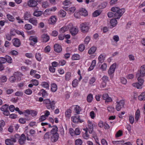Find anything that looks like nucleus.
<instances>
[{"mask_svg":"<svg viewBox=\"0 0 145 145\" xmlns=\"http://www.w3.org/2000/svg\"><path fill=\"white\" fill-rule=\"evenodd\" d=\"M43 103L47 109H54L56 103L54 101H51L49 99H47L44 100Z\"/></svg>","mask_w":145,"mask_h":145,"instance_id":"nucleus-1","label":"nucleus"},{"mask_svg":"<svg viewBox=\"0 0 145 145\" xmlns=\"http://www.w3.org/2000/svg\"><path fill=\"white\" fill-rule=\"evenodd\" d=\"M145 76V65H143L140 68L139 71H138L136 77H143Z\"/></svg>","mask_w":145,"mask_h":145,"instance_id":"nucleus-2","label":"nucleus"},{"mask_svg":"<svg viewBox=\"0 0 145 145\" xmlns=\"http://www.w3.org/2000/svg\"><path fill=\"white\" fill-rule=\"evenodd\" d=\"M116 103L115 108L117 111H119L122 108L124 107V101L123 100H121L119 101L116 102Z\"/></svg>","mask_w":145,"mask_h":145,"instance_id":"nucleus-3","label":"nucleus"},{"mask_svg":"<svg viewBox=\"0 0 145 145\" xmlns=\"http://www.w3.org/2000/svg\"><path fill=\"white\" fill-rule=\"evenodd\" d=\"M80 28L81 31L84 33L88 32L89 29L88 25L86 23L82 24L80 25Z\"/></svg>","mask_w":145,"mask_h":145,"instance_id":"nucleus-4","label":"nucleus"},{"mask_svg":"<svg viewBox=\"0 0 145 145\" xmlns=\"http://www.w3.org/2000/svg\"><path fill=\"white\" fill-rule=\"evenodd\" d=\"M125 12V9L124 8L120 9L119 11L116 12L114 14V17L116 19H119Z\"/></svg>","mask_w":145,"mask_h":145,"instance_id":"nucleus-5","label":"nucleus"},{"mask_svg":"<svg viewBox=\"0 0 145 145\" xmlns=\"http://www.w3.org/2000/svg\"><path fill=\"white\" fill-rule=\"evenodd\" d=\"M16 142L15 138H10L7 139L5 140V143L7 145H13L14 143Z\"/></svg>","mask_w":145,"mask_h":145,"instance_id":"nucleus-6","label":"nucleus"},{"mask_svg":"<svg viewBox=\"0 0 145 145\" xmlns=\"http://www.w3.org/2000/svg\"><path fill=\"white\" fill-rule=\"evenodd\" d=\"M71 120L72 121L75 123H82L84 121L83 120H81L78 116H72L71 117Z\"/></svg>","mask_w":145,"mask_h":145,"instance_id":"nucleus-7","label":"nucleus"},{"mask_svg":"<svg viewBox=\"0 0 145 145\" xmlns=\"http://www.w3.org/2000/svg\"><path fill=\"white\" fill-rule=\"evenodd\" d=\"M116 66V64L114 63L110 66L108 71V73L109 75H111L114 73Z\"/></svg>","mask_w":145,"mask_h":145,"instance_id":"nucleus-8","label":"nucleus"},{"mask_svg":"<svg viewBox=\"0 0 145 145\" xmlns=\"http://www.w3.org/2000/svg\"><path fill=\"white\" fill-rule=\"evenodd\" d=\"M27 5L30 7H34L37 5V2L34 0H29L27 2Z\"/></svg>","mask_w":145,"mask_h":145,"instance_id":"nucleus-9","label":"nucleus"},{"mask_svg":"<svg viewBox=\"0 0 145 145\" xmlns=\"http://www.w3.org/2000/svg\"><path fill=\"white\" fill-rule=\"evenodd\" d=\"M70 31L71 35L74 36L76 35L78 33V30L77 28L75 27H72L70 28Z\"/></svg>","mask_w":145,"mask_h":145,"instance_id":"nucleus-10","label":"nucleus"},{"mask_svg":"<svg viewBox=\"0 0 145 145\" xmlns=\"http://www.w3.org/2000/svg\"><path fill=\"white\" fill-rule=\"evenodd\" d=\"M72 26V24H70L67 26L62 27L60 29V31L61 33H63L68 30Z\"/></svg>","mask_w":145,"mask_h":145,"instance_id":"nucleus-11","label":"nucleus"},{"mask_svg":"<svg viewBox=\"0 0 145 145\" xmlns=\"http://www.w3.org/2000/svg\"><path fill=\"white\" fill-rule=\"evenodd\" d=\"M26 137L25 135L24 134L21 135V136L20 137L19 139L18 140L19 143L21 145L24 144L26 140Z\"/></svg>","mask_w":145,"mask_h":145,"instance_id":"nucleus-12","label":"nucleus"},{"mask_svg":"<svg viewBox=\"0 0 145 145\" xmlns=\"http://www.w3.org/2000/svg\"><path fill=\"white\" fill-rule=\"evenodd\" d=\"M79 12L80 14L84 16H87L88 15V12L85 8H80Z\"/></svg>","mask_w":145,"mask_h":145,"instance_id":"nucleus-13","label":"nucleus"},{"mask_svg":"<svg viewBox=\"0 0 145 145\" xmlns=\"http://www.w3.org/2000/svg\"><path fill=\"white\" fill-rule=\"evenodd\" d=\"M29 22L35 26H36L38 24V21L36 18L34 17L29 18Z\"/></svg>","mask_w":145,"mask_h":145,"instance_id":"nucleus-14","label":"nucleus"},{"mask_svg":"<svg viewBox=\"0 0 145 145\" xmlns=\"http://www.w3.org/2000/svg\"><path fill=\"white\" fill-rule=\"evenodd\" d=\"M13 45L16 47H19L21 44L20 40L17 38L14 39L13 40Z\"/></svg>","mask_w":145,"mask_h":145,"instance_id":"nucleus-15","label":"nucleus"},{"mask_svg":"<svg viewBox=\"0 0 145 145\" xmlns=\"http://www.w3.org/2000/svg\"><path fill=\"white\" fill-rule=\"evenodd\" d=\"M57 21V19L55 16H51L49 20V24H54Z\"/></svg>","mask_w":145,"mask_h":145,"instance_id":"nucleus-16","label":"nucleus"},{"mask_svg":"<svg viewBox=\"0 0 145 145\" xmlns=\"http://www.w3.org/2000/svg\"><path fill=\"white\" fill-rule=\"evenodd\" d=\"M54 50L57 52H60L62 51V48L60 45L56 44L54 46Z\"/></svg>","mask_w":145,"mask_h":145,"instance_id":"nucleus-17","label":"nucleus"},{"mask_svg":"<svg viewBox=\"0 0 145 145\" xmlns=\"http://www.w3.org/2000/svg\"><path fill=\"white\" fill-rule=\"evenodd\" d=\"M51 140L52 142H56L59 138V135L58 134H51Z\"/></svg>","mask_w":145,"mask_h":145,"instance_id":"nucleus-18","label":"nucleus"},{"mask_svg":"<svg viewBox=\"0 0 145 145\" xmlns=\"http://www.w3.org/2000/svg\"><path fill=\"white\" fill-rule=\"evenodd\" d=\"M58 128L56 126L54 125L52 127V129L50 131L51 134H58L57 133Z\"/></svg>","mask_w":145,"mask_h":145,"instance_id":"nucleus-19","label":"nucleus"},{"mask_svg":"<svg viewBox=\"0 0 145 145\" xmlns=\"http://www.w3.org/2000/svg\"><path fill=\"white\" fill-rule=\"evenodd\" d=\"M71 73L70 72H67L65 74V80L66 81H69L71 80Z\"/></svg>","mask_w":145,"mask_h":145,"instance_id":"nucleus-20","label":"nucleus"},{"mask_svg":"<svg viewBox=\"0 0 145 145\" xmlns=\"http://www.w3.org/2000/svg\"><path fill=\"white\" fill-rule=\"evenodd\" d=\"M31 16V14L29 12H27L24 13V18L25 20H29Z\"/></svg>","mask_w":145,"mask_h":145,"instance_id":"nucleus-21","label":"nucleus"},{"mask_svg":"<svg viewBox=\"0 0 145 145\" xmlns=\"http://www.w3.org/2000/svg\"><path fill=\"white\" fill-rule=\"evenodd\" d=\"M72 113L71 110L70 109H67L65 112V116L66 118L69 119L71 116V114Z\"/></svg>","mask_w":145,"mask_h":145,"instance_id":"nucleus-22","label":"nucleus"},{"mask_svg":"<svg viewBox=\"0 0 145 145\" xmlns=\"http://www.w3.org/2000/svg\"><path fill=\"white\" fill-rule=\"evenodd\" d=\"M106 56V55L104 54H100L98 57L99 61L101 63L103 62L105 59Z\"/></svg>","mask_w":145,"mask_h":145,"instance_id":"nucleus-23","label":"nucleus"},{"mask_svg":"<svg viewBox=\"0 0 145 145\" xmlns=\"http://www.w3.org/2000/svg\"><path fill=\"white\" fill-rule=\"evenodd\" d=\"M42 39L43 41L44 42H48L50 39L49 36L47 34L42 35Z\"/></svg>","mask_w":145,"mask_h":145,"instance_id":"nucleus-24","label":"nucleus"},{"mask_svg":"<svg viewBox=\"0 0 145 145\" xmlns=\"http://www.w3.org/2000/svg\"><path fill=\"white\" fill-rule=\"evenodd\" d=\"M42 13V12L41 11H35L33 12V15L34 16L38 17L40 16Z\"/></svg>","mask_w":145,"mask_h":145,"instance_id":"nucleus-25","label":"nucleus"},{"mask_svg":"<svg viewBox=\"0 0 145 145\" xmlns=\"http://www.w3.org/2000/svg\"><path fill=\"white\" fill-rule=\"evenodd\" d=\"M57 88V86L56 84L53 83L51 85V90L53 92H56Z\"/></svg>","mask_w":145,"mask_h":145,"instance_id":"nucleus-26","label":"nucleus"},{"mask_svg":"<svg viewBox=\"0 0 145 145\" xmlns=\"http://www.w3.org/2000/svg\"><path fill=\"white\" fill-rule=\"evenodd\" d=\"M57 9L56 7H54L48 9H46L44 12L45 14H48L49 13V12L52 11H55Z\"/></svg>","mask_w":145,"mask_h":145,"instance_id":"nucleus-27","label":"nucleus"},{"mask_svg":"<svg viewBox=\"0 0 145 145\" xmlns=\"http://www.w3.org/2000/svg\"><path fill=\"white\" fill-rule=\"evenodd\" d=\"M138 99L140 101L145 100V92L141 93L138 97Z\"/></svg>","mask_w":145,"mask_h":145,"instance_id":"nucleus-28","label":"nucleus"},{"mask_svg":"<svg viewBox=\"0 0 145 145\" xmlns=\"http://www.w3.org/2000/svg\"><path fill=\"white\" fill-rule=\"evenodd\" d=\"M93 95L91 93L89 94L87 97V101L89 103L91 102L93 100Z\"/></svg>","mask_w":145,"mask_h":145,"instance_id":"nucleus-29","label":"nucleus"},{"mask_svg":"<svg viewBox=\"0 0 145 145\" xmlns=\"http://www.w3.org/2000/svg\"><path fill=\"white\" fill-rule=\"evenodd\" d=\"M75 112L77 114H79L82 110L81 108L78 106L76 105L74 109Z\"/></svg>","mask_w":145,"mask_h":145,"instance_id":"nucleus-30","label":"nucleus"},{"mask_svg":"<svg viewBox=\"0 0 145 145\" xmlns=\"http://www.w3.org/2000/svg\"><path fill=\"white\" fill-rule=\"evenodd\" d=\"M96 50V48L95 46H92L88 51V53L90 54H93Z\"/></svg>","mask_w":145,"mask_h":145,"instance_id":"nucleus-31","label":"nucleus"},{"mask_svg":"<svg viewBox=\"0 0 145 145\" xmlns=\"http://www.w3.org/2000/svg\"><path fill=\"white\" fill-rule=\"evenodd\" d=\"M142 84L139 82L134 83L132 85L134 87H137L138 89H141L142 88Z\"/></svg>","mask_w":145,"mask_h":145,"instance_id":"nucleus-32","label":"nucleus"},{"mask_svg":"<svg viewBox=\"0 0 145 145\" xmlns=\"http://www.w3.org/2000/svg\"><path fill=\"white\" fill-rule=\"evenodd\" d=\"M16 77L13 76H11L9 78V82L11 83H13L16 81Z\"/></svg>","mask_w":145,"mask_h":145,"instance_id":"nucleus-33","label":"nucleus"},{"mask_svg":"<svg viewBox=\"0 0 145 145\" xmlns=\"http://www.w3.org/2000/svg\"><path fill=\"white\" fill-rule=\"evenodd\" d=\"M79 81L77 79H74L72 82V85L73 87H76L78 84Z\"/></svg>","mask_w":145,"mask_h":145,"instance_id":"nucleus-34","label":"nucleus"},{"mask_svg":"<svg viewBox=\"0 0 145 145\" xmlns=\"http://www.w3.org/2000/svg\"><path fill=\"white\" fill-rule=\"evenodd\" d=\"M110 23L111 25L114 27L117 24V21L116 19H112L111 20Z\"/></svg>","mask_w":145,"mask_h":145,"instance_id":"nucleus-35","label":"nucleus"},{"mask_svg":"<svg viewBox=\"0 0 145 145\" xmlns=\"http://www.w3.org/2000/svg\"><path fill=\"white\" fill-rule=\"evenodd\" d=\"M7 18L11 22H13L15 20V18L14 17L10 14H7Z\"/></svg>","mask_w":145,"mask_h":145,"instance_id":"nucleus-36","label":"nucleus"},{"mask_svg":"<svg viewBox=\"0 0 145 145\" xmlns=\"http://www.w3.org/2000/svg\"><path fill=\"white\" fill-rule=\"evenodd\" d=\"M101 12L99 10H95L93 13V15L94 17H97L101 13Z\"/></svg>","mask_w":145,"mask_h":145,"instance_id":"nucleus-37","label":"nucleus"},{"mask_svg":"<svg viewBox=\"0 0 145 145\" xmlns=\"http://www.w3.org/2000/svg\"><path fill=\"white\" fill-rule=\"evenodd\" d=\"M24 28L27 30H29L32 29V26L30 24H27L25 25Z\"/></svg>","mask_w":145,"mask_h":145,"instance_id":"nucleus-38","label":"nucleus"},{"mask_svg":"<svg viewBox=\"0 0 145 145\" xmlns=\"http://www.w3.org/2000/svg\"><path fill=\"white\" fill-rule=\"evenodd\" d=\"M107 109L108 111L110 113H113L115 111L114 107L112 106H108L107 107Z\"/></svg>","mask_w":145,"mask_h":145,"instance_id":"nucleus-39","label":"nucleus"},{"mask_svg":"<svg viewBox=\"0 0 145 145\" xmlns=\"http://www.w3.org/2000/svg\"><path fill=\"white\" fill-rule=\"evenodd\" d=\"M41 86L43 88L47 89L49 88V84L47 82H42Z\"/></svg>","mask_w":145,"mask_h":145,"instance_id":"nucleus-40","label":"nucleus"},{"mask_svg":"<svg viewBox=\"0 0 145 145\" xmlns=\"http://www.w3.org/2000/svg\"><path fill=\"white\" fill-rule=\"evenodd\" d=\"M72 59L73 60H78L80 59V56L78 54H74L72 57Z\"/></svg>","mask_w":145,"mask_h":145,"instance_id":"nucleus-41","label":"nucleus"},{"mask_svg":"<svg viewBox=\"0 0 145 145\" xmlns=\"http://www.w3.org/2000/svg\"><path fill=\"white\" fill-rule=\"evenodd\" d=\"M5 59L8 63H11L12 62V59L10 56L7 55L5 56Z\"/></svg>","mask_w":145,"mask_h":145,"instance_id":"nucleus-42","label":"nucleus"},{"mask_svg":"<svg viewBox=\"0 0 145 145\" xmlns=\"http://www.w3.org/2000/svg\"><path fill=\"white\" fill-rule=\"evenodd\" d=\"M7 80V78L6 76H2L0 78V81L2 82H5Z\"/></svg>","mask_w":145,"mask_h":145,"instance_id":"nucleus-43","label":"nucleus"},{"mask_svg":"<svg viewBox=\"0 0 145 145\" xmlns=\"http://www.w3.org/2000/svg\"><path fill=\"white\" fill-rule=\"evenodd\" d=\"M140 115V111L138 109L137 110L135 113V120L137 121L139 118Z\"/></svg>","mask_w":145,"mask_h":145,"instance_id":"nucleus-44","label":"nucleus"},{"mask_svg":"<svg viewBox=\"0 0 145 145\" xmlns=\"http://www.w3.org/2000/svg\"><path fill=\"white\" fill-rule=\"evenodd\" d=\"M123 135V131L121 130H120L116 133V137H118L121 136Z\"/></svg>","mask_w":145,"mask_h":145,"instance_id":"nucleus-45","label":"nucleus"},{"mask_svg":"<svg viewBox=\"0 0 145 145\" xmlns=\"http://www.w3.org/2000/svg\"><path fill=\"white\" fill-rule=\"evenodd\" d=\"M8 105L7 104H5L1 108V110L3 112L6 111L8 110Z\"/></svg>","mask_w":145,"mask_h":145,"instance_id":"nucleus-46","label":"nucleus"},{"mask_svg":"<svg viewBox=\"0 0 145 145\" xmlns=\"http://www.w3.org/2000/svg\"><path fill=\"white\" fill-rule=\"evenodd\" d=\"M35 57L36 59L39 61H40L42 59L41 54L39 53H37L36 54Z\"/></svg>","mask_w":145,"mask_h":145,"instance_id":"nucleus-47","label":"nucleus"},{"mask_svg":"<svg viewBox=\"0 0 145 145\" xmlns=\"http://www.w3.org/2000/svg\"><path fill=\"white\" fill-rule=\"evenodd\" d=\"M107 5V3L106 2H103L99 6V8H104L106 7Z\"/></svg>","mask_w":145,"mask_h":145,"instance_id":"nucleus-48","label":"nucleus"},{"mask_svg":"<svg viewBox=\"0 0 145 145\" xmlns=\"http://www.w3.org/2000/svg\"><path fill=\"white\" fill-rule=\"evenodd\" d=\"M60 15L62 17H64L66 15V12L63 10H60L59 12Z\"/></svg>","mask_w":145,"mask_h":145,"instance_id":"nucleus-49","label":"nucleus"},{"mask_svg":"<svg viewBox=\"0 0 145 145\" xmlns=\"http://www.w3.org/2000/svg\"><path fill=\"white\" fill-rule=\"evenodd\" d=\"M88 123L89 128L91 129V132L93 130V126L92 122L89 121H88Z\"/></svg>","mask_w":145,"mask_h":145,"instance_id":"nucleus-50","label":"nucleus"},{"mask_svg":"<svg viewBox=\"0 0 145 145\" xmlns=\"http://www.w3.org/2000/svg\"><path fill=\"white\" fill-rule=\"evenodd\" d=\"M71 3L70 0H65L63 3V4L65 6L70 5Z\"/></svg>","mask_w":145,"mask_h":145,"instance_id":"nucleus-51","label":"nucleus"},{"mask_svg":"<svg viewBox=\"0 0 145 145\" xmlns=\"http://www.w3.org/2000/svg\"><path fill=\"white\" fill-rule=\"evenodd\" d=\"M107 67L106 64L104 63L101 65L100 68L103 71H105L106 70Z\"/></svg>","mask_w":145,"mask_h":145,"instance_id":"nucleus-52","label":"nucleus"},{"mask_svg":"<svg viewBox=\"0 0 145 145\" xmlns=\"http://www.w3.org/2000/svg\"><path fill=\"white\" fill-rule=\"evenodd\" d=\"M120 10V9L118 7H113L111 8V10L114 12H116L119 11V10Z\"/></svg>","mask_w":145,"mask_h":145,"instance_id":"nucleus-53","label":"nucleus"},{"mask_svg":"<svg viewBox=\"0 0 145 145\" xmlns=\"http://www.w3.org/2000/svg\"><path fill=\"white\" fill-rule=\"evenodd\" d=\"M82 142L81 140L80 139H77L75 141L76 145H81Z\"/></svg>","mask_w":145,"mask_h":145,"instance_id":"nucleus-54","label":"nucleus"},{"mask_svg":"<svg viewBox=\"0 0 145 145\" xmlns=\"http://www.w3.org/2000/svg\"><path fill=\"white\" fill-rule=\"evenodd\" d=\"M136 77L137 78V80H138V82L143 85L144 82V80L141 78L142 77L139 76V77Z\"/></svg>","mask_w":145,"mask_h":145,"instance_id":"nucleus-55","label":"nucleus"},{"mask_svg":"<svg viewBox=\"0 0 145 145\" xmlns=\"http://www.w3.org/2000/svg\"><path fill=\"white\" fill-rule=\"evenodd\" d=\"M85 48V46L83 44H81L79 46V50L82 52L84 51Z\"/></svg>","mask_w":145,"mask_h":145,"instance_id":"nucleus-56","label":"nucleus"},{"mask_svg":"<svg viewBox=\"0 0 145 145\" xmlns=\"http://www.w3.org/2000/svg\"><path fill=\"white\" fill-rule=\"evenodd\" d=\"M49 6L48 3L47 1H44L42 3V7H43L46 8Z\"/></svg>","mask_w":145,"mask_h":145,"instance_id":"nucleus-57","label":"nucleus"},{"mask_svg":"<svg viewBox=\"0 0 145 145\" xmlns=\"http://www.w3.org/2000/svg\"><path fill=\"white\" fill-rule=\"evenodd\" d=\"M32 91L31 90L29 89H26L25 91V93L27 95H31V94H32Z\"/></svg>","mask_w":145,"mask_h":145,"instance_id":"nucleus-58","label":"nucleus"},{"mask_svg":"<svg viewBox=\"0 0 145 145\" xmlns=\"http://www.w3.org/2000/svg\"><path fill=\"white\" fill-rule=\"evenodd\" d=\"M41 91L42 92L41 93L43 97H45L47 95V93L45 90L42 89L41 90Z\"/></svg>","mask_w":145,"mask_h":145,"instance_id":"nucleus-59","label":"nucleus"},{"mask_svg":"<svg viewBox=\"0 0 145 145\" xmlns=\"http://www.w3.org/2000/svg\"><path fill=\"white\" fill-rule=\"evenodd\" d=\"M37 112L35 110H31V114L32 116L34 117L36 116L37 114Z\"/></svg>","mask_w":145,"mask_h":145,"instance_id":"nucleus-60","label":"nucleus"},{"mask_svg":"<svg viewBox=\"0 0 145 145\" xmlns=\"http://www.w3.org/2000/svg\"><path fill=\"white\" fill-rule=\"evenodd\" d=\"M31 82L33 83V84L34 85L37 86L39 84V82L36 80H31Z\"/></svg>","mask_w":145,"mask_h":145,"instance_id":"nucleus-61","label":"nucleus"},{"mask_svg":"<svg viewBox=\"0 0 145 145\" xmlns=\"http://www.w3.org/2000/svg\"><path fill=\"white\" fill-rule=\"evenodd\" d=\"M47 118L44 115L41 116L39 119L40 121L42 122L46 119Z\"/></svg>","mask_w":145,"mask_h":145,"instance_id":"nucleus-62","label":"nucleus"},{"mask_svg":"<svg viewBox=\"0 0 145 145\" xmlns=\"http://www.w3.org/2000/svg\"><path fill=\"white\" fill-rule=\"evenodd\" d=\"M129 119L130 123L133 124L134 122V118L133 116H129Z\"/></svg>","mask_w":145,"mask_h":145,"instance_id":"nucleus-63","label":"nucleus"},{"mask_svg":"<svg viewBox=\"0 0 145 145\" xmlns=\"http://www.w3.org/2000/svg\"><path fill=\"white\" fill-rule=\"evenodd\" d=\"M102 80L103 81V82H106L108 81V78L106 76H104L103 77Z\"/></svg>","mask_w":145,"mask_h":145,"instance_id":"nucleus-64","label":"nucleus"}]
</instances>
